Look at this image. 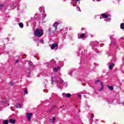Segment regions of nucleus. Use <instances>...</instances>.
Returning a JSON list of instances; mask_svg holds the SVG:
<instances>
[{
  "label": "nucleus",
  "instance_id": "obj_1",
  "mask_svg": "<svg viewBox=\"0 0 124 124\" xmlns=\"http://www.w3.org/2000/svg\"><path fill=\"white\" fill-rule=\"evenodd\" d=\"M53 27H51L48 30V32L49 34H52V33H55L57 29H58V26H59V23L56 22L53 24Z\"/></svg>",
  "mask_w": 124,
  "mask_h": 124
},
{
  "label": "nucleus",
  "instance_id": "obj_2",
  "mask_svg": "<svg viewBox=\"0 0 124 124\" xmlns=\"http://www.w3.org/2000/svg\"><path fill=\"white\" fill-rule=\"evenodd\" d=\"M62 79H61V78L58 76H54V77H51V84L53 85L54 84V82L55 83H58Z\"/></svg>",
  "mask_w": 124,
  "mask_h": 124
},
{
  "label": "nucleus",
  "instance_id": "obj_3",
  "mask_svg": "<svg viewBox=\"0 0 124 124\" xmlns=\"http://www.w3.org/2000/svg\"><path fill=\"white\" fill-rule=\"evenodd\" d=\"M34 34L37 37H40L43 35V31L40 29H37L34 32Z\"/></svg>",
  "mask_w": 124,
  "mask_h": 124
},
{
  "label": "nucleus",
  "instance_id": "obj_4",
  "mask_svg": "<svg viewBox=\"0 0 124 124\" xmlns=\"http://www.w3.org/2000/svg\"><path fill=\"white\" fill-rule=\"evenodd\" d=\"M57 86L58 87V89H62V85L63 86H64V84H65V83H64V81H63V80H61L58 82H57Z\"/></svg>",
  "mask_w": 124,
  "mask_h": 124
},
{
  "label": "nucleus",
  "instance_id": "obj_5",
  "mask_svg": "<svg viewBox=\"0 0 124 124\" xmlns=\"http://www.w3.org/2000/svg\"><path fill=\"white\" fill-rule=\"evenodd\" d=\"M101 83V86L102 87L101 88H100L98 91L99 92H101L102 91H103V89L104 88V84H103V82L99 80H97L95 81V84H97L98 83Z\"/></svg>",
  "mask_w": 124,
  "mask_h": 124
},
{
  "label": "nucleus",
  "instance_id": "obj_6",
  "mask_svg": "<svg viewBox=\"0 0 124 124\" xmlns=\"http://www.w3.org/2000/svg\"><path fill=\"white\" fill-rule=\"evenodd\" d=\"M37 20V16H36V14H35V16L33 18H32L31 20V23L32 25H35L36 24V20Z\"/></svg>",
  "mask_w": 124,
  "mask_h": 124
},
{
  "label": "nucleus",
  "instance_id": "obj_7",
  "mask_svg": "<svg viewBox=\"0 0 124 124\" xmlns=\"http://www.w3.org/2000/svg\"><path fill=\"white\" fill-rule=\"evenodd\" d=\"M31 116H32V113H29L28 112L26 114V117L28 120V122H31Z\"/></svg>",
  "mask_w": 124,
  "mask_h": 124
},
{
  "label": "nucleus",
  "instance_id": "obj_8",
  "mask_svg": "<svg viewBox=\"0 0 124 124\" xmlns=\"http://www.w3.org/2000/svg\"><path fill=\"white\" fill-rule=\"evenodd\" d=\"M62 95L63 96H65V97H67V98H69V97L71 96V94L70 93H67L66 94L63 93Z\"/></svg>",
  "mask_w": 124,
  "mask_h": 124
},
{
  "label": "nucleus",
  "instance_id": "obj_9",
  "mask_svg": "<svg viewBox=\"0 0 124 124\" xmlns=\"http://www.w3.org/2000/svg\"><path fill=\"white\" fill-rule=\"evenodd\" d=\"M58 44L57 43H53L51 46V50H54L56 47H57Z\"/></svg>",
  "mask_w": 124,
  "mask_h": 124
},
{
  "label": "nucleus",
  "instance_id": "obj_10",
  "mask_svg": "<svg viewBox=\"0 0 124 124\" xmlns=\"http://www.w3.org/2000/svg\"><path fill=\"white\" fill-rule=\"evenodd\" d=\"M84 50H85L83 46H81L79 49V51H81V52H79V54H81V55L84 54V52H85Z\"/></svg>",
  "mask_w": 124,
  "mask_h": 124
},
{
  "label": "nucleus",
  "instance_id": "obj_11",
  "mask_svg": "<svg viewBox=\"0 0 124 124\" xmlns=\"http://www.w3.org/2000/svg\"><path fill=\"white\" fill-rule=\"evenodd\" d=\"M50 64H51L50 66H54L56 64V62L55 61V60H53L50 61Z\"/></svg>",
  "mask_w": 124,
  "mask_h": 124
},
{
  "label": "nucleus",
  "instance_id": "obj_12",
  "mask_svg": "<svg viewBox=\"0 0 124 124\" xmlns=\"http://www.w3.org/2000/svg\"><path fill=\"white\" fill-rule=\"evenodd\" d=\"M98 43V42L97 41L93 42L91 43L90 46H91L92 47H93V46H96V44H97Z\"/></svg>",
  "mask_w": 124,
  "mask_h": 124
},
{
  "label": "nucleus",
  "instance_id": "obj_13",
  "mask_svg": "<svg viewBox=\"0 0 124 124\" xmlns=\"http://www.w3.org/2000/svg\"><path fill=\"white\" fill-rule=\"evenodd\" d=\"M113 66H115V64H114V63H110L109 65V69H112Z\"/></svg>",
  "mask_w": 124,
  "mask_h": 124
},
{
  "label": "nucleus",
  "instance_id": "obj_14",
  "mask_svg": "<svg viewBox=\"0 0 124 124\" xmlns=\"http://www.w3.org/2000/svg\"><path fill=\"white\" fill-rule=\"evenodd\" d=\"M29 62V65L30 66H31V67H34V65L32 63V62L29 61L28 62Z\"/></svg>",
  "mask_w": 124,
  "mask_h": 124
},
{
  "label": "nucleus",
  "instance_id": "obj_15",
  "mask_svg": "<svg viewBox=\"0 0 124 124\" xmlns=\"http://www.w3.org/2000/svg\"><path fill=\"white\" fill-rule=\"evenodd\" d=\"M9 122L10 124H15V123H16V121L14 119H10Z\"/></svg>",
  "mask_w": 124,
  "mask_h": 124
},
{
  "label": "nucleus",
  "instance_id": "obj_16",
  "mask_svg": "<svg viewBox=\"0 0 124 124\" xmlns=\"http://www.w3.org/2000/svg\"><path fill=\"white\" fill-rule=\"evenodd\" d=\"M54 108H56V106H53L50 110H48V113H51V112H52V111L54 110Z\"/></svg>",
  "mask_w": 124,
  "mask_h": 124
},
{
  "label": "nucleus",
  "instance_id": "obj_17",
  "mask_svg": "<svg viewBox=\"0 0 124 124\" xmlns=\"http://www.w3.org/2000/svg\"><path fill=\"white\" fill-rule=\"evenodd\" d=\"M59 69H60V67L54 68L53 71H54V72H57Z\"/></svg>",
  "mask_w": 124,
  "mask_h": 124
},
{
  "label": "nucleus",
  "instance_id": "obj_18",
  "mask_svg": "<svg viewBox=\"0 0 124 124\" xmlns=\"http://www.w3.org/2000/svg\"><path fill=\"white\" fill-rule=\"evenodd\" d=\"M102 17H103L104 18H108V17L109 16H108V15H106L105 14H102Z\"/></svg>",
  "mask_w": 124,
  "mask_h": 124
},
{
  "label": "nucleus",
  "instance_id": "obj_19",
  "mask_svg": "<svg viewBox=\"0 0 124 124\" xmlns=\"http://www.w3.org/2000/svg\"><path fill=\"white\" fill-rule=\"evenodd\" d=\"M108 88L110 90V91H113V90H114L113 86H111L110 85H108Z\"/></svg>",
  "mask_w": 124,
  "mask_h": 124
},
{
  "label": "nucleus",
  "instance_id": "obj_20",
  "mask_svg": "<svg viewBox=\"0 0 124 124\" xmlns=\"http://www.w3.org/2000/svg\"><path fill=\"white\" fill-rule=\"evenodd\" d=\"M18 25L20 28H21V29H23V28H24V24H23L22 22H20L19 23H18Z\"/></svg>",
  "mask_w": 124,
  "mask_h": 124
},
{
  "label": "nucleus",
  "instance_id": "obj_21",
  "mask_svg": "<svg viewBox=\"0 0 124 124\" xmlns=\"http://www.w3.org/2000/svg\"><path fill=\"white\" fill-rule=\"evenodd\" d=\"M16 108H22V105L19 103L16 104Z\"/></svg>",
  "mask_w": 124,
  "mask_h": 124
},
{
  "label": "nucleus",
  "instance_id": "obj_22",
  "mask_svg": "<svg viewBox=\"0 0 124 124\" xmlns=\"http://www.w3.org/2000/svg\"><path fill=\"white\" fill-rule=\"evenodd\" d=\"M4 5L3 3L0 4V10H1L3 8Z\"/></svg>",
  "mask_w": 124,
  "mask_h": 124
},
{
  "label": "nucleus",
  "instance_id": "obj_23",
  "mask_svg": "<svg viewBox=\"0 0 124 124\" xmlns=\"http://www.w3.org/2000/svg\"><path fill=\"white\" fill-rule=\"evenodd\" d=\"M120 28L122 30H124V23H121L120 25Z\"/></svg>",
  "mask_w": 124,
  "mask_h": 124
},
{
  "label": "nucleus",
  "instance_id": "obj_24",
  "mask_svg": "<svg viewBox=\"0 0 124 124\" xmlns=\"http://www.w3.org/2000/svg\"><path fill=\"white\" fill-rule=\"evenodd\" d=\"M104 20L106 22H109V21H111V17H110V18H107L106 19H105Z\"/></svg>",
  "mask_w": 124,
  "mask_h": 124
},
{
  "label": "nucleus",
  "instance_id": "obj_25",
  "mask_svg": "<svg viewBox=\"0 0 124 124\" xmlns=\"http://www.w3.org/2000/svg\"><path fill=\"white\" fill-rule=\"evenodd\" d=\"M85 37V33H82L80 34V38H84Z\"/></svg>",
  "mask_w": 124,
  "mask_h": 124
},
{
  "label": "nucleus",
  "instance_id": "obj_26",
  "mask_svg": "<svg viewBox=\"0 0 124 124\" xmlns=\"http://www.w3.org/2000/svg\"><path fill=\"white\" fill-rule=\"evenodd\" d=\"M39 42H40V43H42V44H44V40H43V39L39 40Z\"/></svg>",
  "mask_w": 124,
  "mask_h": 124
},
{
  "label": "nucleus",
  "instance_id": "obj_27",
  "mask_svg": "<svg viewBox=\"0 0 124 124\" xmlns=\"http://www.w3.org/2000/svg\"><path fill=\"white\" fill-rule=\"evenodd\" d=\"M3 124H8V120H4L3 122Z\"/></svg>",
  "mask_w": 124,
  "mask_h": 124
},
{
  "label": "nucleus",
  "instance_id": "obj_28",
  "mask_svg": "<svg viewBox=\"0 0 124 124\" xmlns=\"http://www.w3.org/2000/svg\"><path fill=\"white\" fill-rule=\"evenodd\" d=\"M29 93L28 92V90L27 89H25L24 90V94H28Z\"/></svg>",
  "mask_w": 124,
  "mask_h": 124
},
{
  "label": "nucleus",
  "instance_id": "obj_29",
  "mask_svg": "<svg viewBox=\"0 0 124 124\" xmlns=\"http://www.w3.org/2000/svg\"><path fill=\"white\" fill-rule=\"evenodd\" d=\"M56 120V118H55V117H53V118H52V119H51L50 120V121H51V122H52V123H54V122H55V120Z\"/></svg>",
  "mask_w": 124,
  "mask_h": 124
},
{
  "label": "nucleus",
  "instance_id": "obj_30",
  "mask_svg": "<svg viewBox=\"0 0 124 124\" xmlns=\"http://www.w3.org/2000/svg\"><path fill=\"white\" fill-rule=\"evenodd\" d=\"M94 51L96 52V53H97V54H99V51H97V49L95 48L94 49Z\"/></svg>",
  "mask_w": 124,
  "mask_h": 124
},
{
  "label": "nucleus",
  "instance_id": "obj_31",
  "mask_svg": "<svg viewBox=\"0 0 124 124\" xmlns=\"http://www.w3.org/2000/svg\"><path fill=\"white\" fill-rule=\"evenodd\" d=\"M77 9L78 11H81V10L80 9V7H77Z\"/></svg>",
  "mask_w": 124,
  "mask_h": 124
},
{
  "label": "nucleus",
  "instance_id": "obj_32",
  "mask_svg": "<svg viewBox=\"0 0 124 124\" xmlns=\"http://www.w3.org/2000/svg\"><path fill=\"white\" fill-rule=\"evenodd\" d=\"M110 39L111 40H112V39H114V35H112L110 37Z\"/></svg>",
  "mask_w": 124,
  "mask_h": 124
},
{
  "label": "nucleus",
  "instance_id": "obj_33",
  "mask_svg": "<svg viewBox=\"0 0 124 124\" xmlns=\"http://www.w3.org/2000/svg\"><path fill=\"white\" fill-rule=\"evenodd\" d=\"M71 74H72V71H71L68 73L69 75H71Z\"/></svg>",
  "mask_w": 124,
  "mask_h": 124
},
{
  "label": "nucleus",
  "instance_id": "obj_34",
  "mask_svg": "<svg viewBox=\"0 0 124 124\" xmlns=\"http://www.w3.org/2000/svg\"><path fill=\"white\" fill-rule=\"evenodd\" d=\"M2 102L3 103H5V102H7V100H3V101H2Z\"/></svg>",
  "mask_w": 124,
  "mask_h": 124
},
{
  "label": "nucleus",
  "instance_id": "obj_35",
  "mask_svg": "<svg viewBox=\"0 0 124 124\" xmlns=\"http://www.w3.org/2000/svg\"><path fill=\"white\" fill-rule=\"evenodd\" d=\"M27 75H28V76H30L31 75V72H28V73H27Z\"/></svg>",
  "mask_w": 124,
  "mask_h": 124
},
{
  "label": "nucleus",
  "instance_id": "obj_36",
  "mask_svg": "<svg viewBox=\"0 0 124 124\" xmlns=\"http://www.w3.org/2000/svg\"><path fill=\"white\" fill-rule=\"evenodd\" d=\"M78 97H81V96H82V95H81V94H79L78 95Z\"/></svg>",
  "mask_w": 124,
  "mask_h": 124
},
{
  "label": "nucleus",
  "instance_id": "obj_37",
  "mask_svg": "<svg viewBox=\"0 0 124 124\" xmlns=\"http://www.w3.org/2000/svg\"><path fill=\"white\" fill-rule=\"evenodd\" d=\"M19 62V60H16V63H17Z\"/></svg>",
  "mask_w": 124,
  "mask_h": 124
},
{
  "label": "nucleus",
  "instance_id": "obj_38",
  "mask_svg": "<svg viewBox=\"0 0 124 124\" xmlns=\"http://www.w3.org/2000/svg\"><path fill=\"white\" fill-rule=\"evenodd\" d=\"M124 40V37H122L120 39V40Z\"/></svg>",
  "mask_w": 124,
  "mask_h": 124
},
{
  "label": "nucleus",
  "instance_id": "obj_39",
  "mask_svg": "<svg viewBox=\"0 0 124 124\" xmlns=\"http://www.w3.org/2000/svg\"><path fill=\"white\" fill-rule=\"evenodd\" d=\"M10 84H11V86H13V82H10Z\"/></svg>",
  "mask_w": 124,
  "mask_h": 124
},
{
  "label": "nucleus",
  "instance_id": "obj_40",
  "mask_svg": "<svg viewBox=\"0 0 124 124\" xmlns=\"http://www.w3.org/2000/svg\"><path fill=\"white\" fill-rule=\"evenodd\" d=\"M20 0H16V2H18V1H20Z\"/></svg>",
  "mask_w": 124,
  "mask_h": 124
},
{
  "label": "nucleus",
  "instance_id": "obj_41",
  "mask_svg": "<svg viewBox=\"0 0 124 124\" xmlns=\"http://www.w3.org/2000/svg\"><path fill=\"white\" fill-rule=\"evenodd\" d=\"M108 103L110 104V101L109 100H108Z\"/></svg>",
  "mask_w": 124,
  "mask_h": 124
},
{
  "label": "nucleus",
  "instance_id": "obj_42",
  "mask_svg": "<svg viewBox=\"0 0 124 124\" xmlns=\"http://www.w3.org/2000/svg\"><path fill=\"white\" fill-rule=\"evenodd\" d=\"M93 120L92 119H90V122H93Z\"/></svg>",
  "mask_w": 124,
  "mask_h": 124
},
{
  "label": "nucleus",
  "instance_id": "obj_43",
  "mask_svg": "<svg viewBox=\"0 0 124 124\" xmlns=\"http://www.w3.org/2000/svg\"><path fill=\"white\" fill-rule=\"evenodd\" d=\"M9 104H7V105H5V106H8Z\"/></svg>",
  "mask_w": 124,
  "mask_h": 124
},
{
  "label": "nucleus",
  "instance_id": "obj_44",
  "mask_svg": "<svg viewBox=\"0 0 124 124\" xmlns=\"http://www.w3.org/2000/svg\"><path fill=\"white\" fill-rule=\"evenodd\" d=\"M76 0H71V1H75Z\"/></svg>",
  "mask_w": 124,
  "mask_h": 124
},
{
  "label": "nucleus",
  "instance_id": "obj_45",
  "mask_svg": "<svg viewBox=\"0 0 124 124\" xmlns=\"http://www.w3.org/2000/svg\"><path fill=\"white\" fill-rule=\"evenodd\" d=\"M76 0V1H79V0Z\"/></svg>",
  "mask_w": 124,
  "mask_h": 124
},
{
  "label": "nucleus",
  "instance_id": "obj_46",
  "mask_svg": "<svg viewBox=\"0 0 124 124\" xmlns=\"http://www.w3.org/2000/svg\"><path fill=\"white\" fill-rule=\"evenodd\" d=\"M97 1H100V0H97Z\"/></svg>",
  "mask_w": 124,
  "mask_h": 124
},
{
  "label": "nucleus",
  "instance_id": "obj_47",
  "mask_svg": "<svg viewBox=\"0 0 124 124\" xmlns=\"http://www.w3.org/2000/svg\"><path fill=\"white\" fill-rule=\"evenodd\" d=\"M122 104H124V103H122Z\"/></svg>",
  "mask_w": 124,
  "mask_h": 124
},
{
  "label": "nucleus",
  "instance_id": "obj_48",
  "mask_svg": "<svg viewBox=\"0 0 124 124\" xmlns=\"http://www.w3.org/2000/svg\"><path fill=\"white\" fill-rule=\"evenodd\" d=\"M113 124H116V123H114Z\"/></svg>",
  "mask_w": 124,
  "mask_h": 124
},
{
  "label": "nucleus",
  "instance_id": "obj_49",
  "mask_svg": "<svg viewBox=\"0 0 124 124\" xmlns=\"http://www.w3.org/2000/svg\"><path fill=\"white\" fill-rule=\"evenodd\" d=\"M16 7L15 6V7H14V8H15Z\"/></svg>",
  "mask_w": 124,
  "mask_h": 124
},
{
  "label": "nucleus",
  "instance_id": "obj_50",
  "mask_svg": "<svg viewBox=\"0 0 124 124\" xmlns=\"http://www.w3.org/2000/svg\"><path fill=\"white\" fill-rule=\"evenodd\" d=\"M60 108H62V107H60Z\"/></svg>",
  "mask_w": 124,
  "mask_h": 124
},
{
  "label": "nucleus",
  "instance_id": "obj_51",
  "mask_svg": "<svg viewBox=\"0 0 124 124\" xmlns=\"http://www.w3.org/2000/svg\"><path fill=\"white\" fill-rule=\"evenodd\" d=\"M37 46H38V44H37Z\"/></svg>",
  "mask_w": 124,
  "mask_h": 124
},
{
  "label": "nucleus",
  "instance_id": "obj_52",
  "mask_svg": "<svg viewBox=\"0 0 124 124\" xmlns=\"http://www.w3.org/2000/svg\"><path fill=\"white\" fill-rule=\"evenodd\" d=\"M100 19H101V18H100Z\"/></svg>",
  "mask_w": 124,
  "mask_h": 124
}]
</instances>
